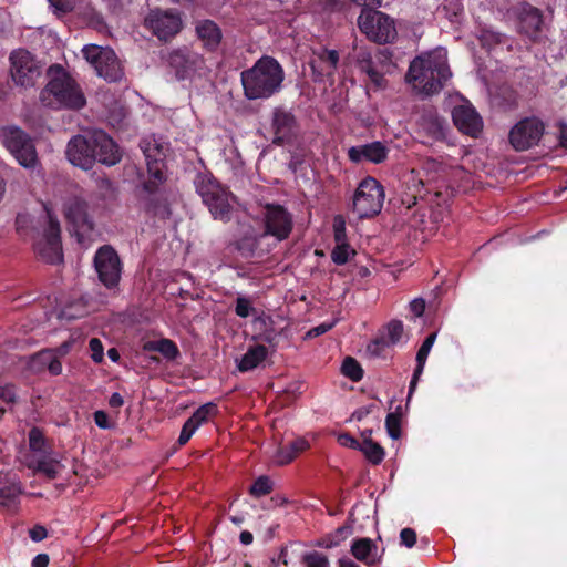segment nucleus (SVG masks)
I'll use <instances>...</instances> for the list:
<instances>
[{
  "label": "nucleus",
  "mask_w": 567,
  "mask_h": 567,
  "mask_svg": "<svg viewBox=\"0 0 567 567\" xmlns=\"http://www.w3.org/2000/svg\"><path fill=\"white\" fill-rule=\"evenodd\" d=\"M451 76L446 50L437 48L413 59L405 80L425 95H433L444 87Z\"/></svg>",
  "instance_id": "nucleus-1"
},
{
  "label": "nucleus",
  "mask_w": 567,
  "mask_h": 567,
  "mask_svg": "<svg viewBox=\"0 0 567 567\" xmlns=\"http://www.w3.org/2000/svg\"><path fill=\"white\" fill-rule=\"evenodd\" d=\"M285 70L282 65L270 55H262L251 68L240 73L244 96L249 101L267 100L282 89Z\"/></svg>",
  "instance_id": "nucleus-2"
},
{
  "label": "nucleus",
  "mask_w": 567,
  "mask_h": 567,
  "mask_svg": "<svg viewBox=\"0 0 567 567\" xmlns=\"http://www.w3.org/2000/svg\"><path fill=\"white\" fill-rule=\"evenodd\" d=\"M148 177L142 183L140 202L143 210L151 217L169 218L172 212L166 195L161 186L166 182L165 163L158 147L144 151Z\"/></svg>",
  "instance_id": "nucleus-3"
},
{
  "label": "nucleus",
  "mask_w": 567,
  "mask_h": 567,
  "mask_svg": "<svg viewBox=\"0 0 567 567\" xmlns=\"http://www.w3.org/2000/svg\"><path fill=\"white\" fill-rule=\"evenodd\" d=\"M48 76L50 80L40 94L44 104L73 111L85 106L86 99L81 86L60 64H52L48 69Z\"/></svg>",
  "instance_id": "nucleus-4"
},
{
  "label": "nucleus",
  "mask_w": 567,
  "mask_h": 567,
  "mask_svg": "<svg viewBox=\"0 0 567 567\" xmlns=\"http://www.w3.org/2000/svg\"><path fill=\"white\" fill-rule=\"evenodd\" d=\"M195 187L203 203L208 207L215 219L230 220L231 206L228 193L210 174L200 173L195 178Z\"/></svg>",
  "instance_id": "nucleus-5"
},
{
  "label": "nucleus",
  "mask_w": 567,
  "mask_h": 567,
  "mask_svg": "<svg viewBox=\"0 0 567 567\" xmlns=\"http://www.w3.org/2000/svg\"><path fill=\"white\" fill-rule=\"evenodd\" d=\"M383 186L373 177L363 178L353 195V212L360 219L377 216L383 206Z\"/></svg>",
  "instance_id": "nucleus-6"
},
{
  "label": "nucleus",
  "mask_w": 567,
  "mask_h": 567,
  "mask_svg": "<svg viewBox=\"0 0 567 567\" xmlns=\"http://www.w3.org/2000/svg\"><path fill=\"white\" fill-rule=\"evenodd\" d=\"M358 27L365 37L375 43H390L396 38L393 19L388 14L372 9H362L358 18Z\"/></svg>",
  "instance_id": "nucleus-7"
},
{
  "label": "nucleus",
  "mask_w": 567,
  "mask_h": 567,
  "mask_svg": "<svg viewBox=\"0 0 567 567\" xmlns=\"http://www.w3.org/2000/svg\"><path fill=\"white\" fill-rule=\"evenodd\" d=\"M3 145L14 156L18 163L25 168H33L38 164V154L32 138L21 128L10 126L2 128Z\"/></svg>",
  "instance_id": "nucleus-8"
},
{
  "label": "nucleus",
  "mask_w": 567,
  "mask_h": 567,
  "mask_svg": "<svg viewBox=\"0 0 567 567\" xmlns=\"http://www.w3.org/2000/svg\"><path fill=\"white\" fill-rule=\"evenodd\" d=\"M10 73L13 82L22 87H32L42 74V65L28 50H14L10 54Z\"/></svg>",
  "instance_id": "nucleus-9"
},
{
  "label": "nucleus",
  "mask_w": 567,
  "mask_h": 567,
  "mask_svg": "<svg viewBox=\"0 0 567 567\" xmlns=\"http://www.w3.org/2000/svg\"><path fill=\"white\" fill-rule=\"evenodd\" d=\"M93 264L100 282L110 290L117 288L122 275V262L111 245H103L96 250Z\"/></svg>",
  "instance_id": "nucleus-10"
},
{
  "label": "nucleus",
  "mask_w": 567,
  "mask_h": 567,
  "mask_svg": "<svg viewBox=\"0 0 567 567\" xmlns=\"http://www.w3.org/2000/svg\"><path fill=\"white\" fill-rule=\"evenodd\" d=\"M85 59L94 66L99 76L109 82H117L123 78V69L112 49L86 45L83 49Z\"/></svg>",
  "instance_id": "nucleus-11"
},
{
  "label": "nucleus",
  "mask_w": 567,
  "mask_h": 567,
  "mask_svg": "<svg viewBox=\"0 0 567 567\" xmlns=\"http://www.w3.org/2000/svg\"><path fill=\"white\" fill-rule=\"evenodd\" d=\"M64 217L79 243H83L93 230L94 223L89 215L87 203L80 197L69 198L63 207Z\"/></svg>",
  "instance_id": "nucleus-12"
},
{
  "label": "nucleus",
  "mask_w": 567,
  "mask_h": 567,
  "mask_svg": "<svg viewBox=\"0 0 567 567\" xmlns=\"http://www.w3.org/2000/svg\"><path fill=\"white\" fill-rule=\"evenodd\" d=\"M48 219L44 236L34 245V251L43 261L55 265L63 261L61 227L50 212H48Z\"/></svg>",
  "instance_id": "nucleus-13"
},
{
  "label": "nucleus",
  "mask_w": 567,
  "mask_h": 567,
  "mask_svg": "<svg viewBox=\"0 0 567 567\" xmlns=\"http://www.w3.org/2000/svg\"><path fill=\"white\" fill-rule=\"evenodd\" d=\"M293 227L292 215L279 204H266L264 207V236L275 237L278 241L287 239Z\"/></svg>",
  "instance_id": "nucleus-14"
},
{
  "label": "nucleus",
  "mask_w": 567,
  "mask_h": 567,
  "mask_svg": "<svg viewBox=\"0 0 567 567\" xmlns=\"http://www.w3.org/2000/svg\"><path fill=\"white\" fill-rule=\"evenodd\" d=\"M545 131L544 123L535 117H525L509 131L508 140L515 151H526L537 145Z\"/></svg>",
  "instance_id": "nucleus-15"
},
{
  "label": "nucleus",
  "mask_w": 567,
  "mask_h": 567,
  "mask_svg": "<svg viewBox=\"0 0 567 567\" xmlns=\"http://www.w3.org/2000/svg\"><path fill=\"white\" fill-rule=\"evenodd\" d=\"M272 144L284 146L290 144L297 137L298 123L295 114L285 109L276 107L271 116Z\"/></svg>",
  "instance_id": "nucleus-16"
},
{
  "label": "nucleus",
  "mask_w": 567,
  "mask_h": 567,
  "mask_svg": "<svg viewBox=\"0 0 567 567\" xmlns=\"http://www.w3.org/2000/svg\"><path fill=\"white\" fill-rule=\"evenodd\" d=\"M167 62L169 66L174 69L175 75L178 80L190 78L204 65L203 56L187 48L172 51L168 55Z\"/></svg>",
  "instance_id": "nucleus-17"
},
{
  "label": "nucleus",
  "mask_w": 567,
  "mask_h": 567,
  "mask_svg": "<svg viewBox=\"0 0 567 567\" xmlns=\"http://www.w3.org/2000/svg\"><path fill=\"white\" fill-rule=\"evenodd\" d=\"M66 157L74 165L83 169H90L95 163L92 134L73 136L66 146Z\"/></svg>",
  "instance_id": "nucleus-18"
},
{
  "label": "nucleus",
  "mask_w": 567,
  "mask_h": 567,
  "mask_svg": "<svg viewBox=\"0 0 567 567\" xmlns=\"http://www.w3.org/2000/svg\"><path fill=\"white\" fill-rule=\"evenodd\" d=\"M391 54L388 49L380 50L375 58L370 52L363 51L358 56V68L365 73L375 87L381 89L385 85L384 71L381 64L390 61Z\"/></svg>",
  "instance_id": "nucleus-19"
},
{
  "label": "nucleus",
  "mask_w": 567,
  "mask_h": 567,
  "mask_svg": "<svg viewBox=\"0 0 567 567\" xmlns=\"http://www.w3.org/2000/svg\"><path fill=\"white\" fill-rule=\"evenodd\" d=\"M145 22L161 41L169 40L182 28L181 18L171 12L152 11Z\"/></svg>",
  "instance_id": "nucleus-20"
},
{
  "label": "nucleus",
  "mask_w": 567,
  "mask_h": 567,
  "mask_svg": "<svg viewBox=\"0 0 567 567\" xmlns=\"http://www.w3.org/2000/svg\"><path fill=\"white\" fill-rule=\"evenodd\" d=\"M518 31L532 41H537L542 31L543 13L528 2H523L516 9Z\"/></svg>",
  "instance_id": "nucleus-21"
},
{
  "label": "nucleus",
  "mask_w": 567,
  "mask_h": 567,
  "mask_svg": "<svg viewBox=\"0 0 567 567\" xmlns=\"http://www.w3.org/2000/svg\"><path fill=\"white\" fill-rule=\"evenodd\" d=\"M454 125L464 134L476 137L483 130V120L471 104L457 105L452 111Z\"/></svg>",
  "instance_id": "nucleus-22"
},
{
  "label": "nucleus",
  "mask_w": 567,
  "mask_h": 567,
  "mask_svg": "<svg viewBox=\"0 0 567 567\" xmlns=\"http://www.w3.org/2000/svg\"><path fill=\"white\" fill-rule=\"evenodd\" d=\"M95 162L106 166L117 164L122 154L118 145L103 131H94L92 133Z\"/></svg>",
  "instance_id": "nucleus-23"
},
{
  "label": "nucleus",
  "mask_w": 567,
  "mask_h": 567,
  "mask_svg": "<svg viewBox=\"0 0 567 567\" xmlns=\"http://www.w3.org/2000/svg\"><path fill=\"white\" fill-rule=\"evenodd\" d=\"M390 150L383 142L374 141L372 143L352 146L348 150V157L352 163L368 161L373 164H381L386 161Z\"/></svg>",
  "instance_id": "nucleus-24"
},
{
  "label": "nucleus",
  "mask_w": 567,
  "mask_h": 567,
  "mask_svg": "<svg viewBox=\"0 0 567 567\" xmlns=\"http://www.w3.org/2000/svg\"><path fill=\"white\" fill-rule=\"evenodd\" d=\"M22 493L23 486L18 474L0 472V506L7 508L16 506Z\"/></svg>",
  "instance_id": "nucleus-25"
},
{
  "label": "nucleus",
  "mask_w": 567,
  "mask_h": 567,
  "mask_svg": "<svg viewBox=\"0 0 567 567\" xmlns=\"http://www.w3.org/2000/svg\"><path fill=\"white\" fill-rule=\"evenodd\" d=\"M350 553L357 560L372 567L381 563L384 549L379 554L378 546L371 538L361 537L352 540Z\"/></svg>",
  "instance_id": "nucleus-26"
},
{
  "label": "nucleus",
  "mask_w": 567,
  "mask_h": 567,
  "mask_svg": "<svg viewBox=\"0 0 567 567\" xmlns=\"http://www.w3.org/2000/svg\"><path fill=\"white\" fill-rule=\"evenodd\" d=\"M196 33L208 51H215L223 38L220 28L212 20L198 22Z\"/></svg>",
  "instance_id": "nucleus-27"
},
{
  "label": "nucleus",
  "mask_w": 567,
  "mask_h": 567,
  "mask_svg": "<svg viewBox=\"0 0 567 567\" xmlns=\"http://www.w3.org/2000/svg\"><path fill=\"white\" fill-rule=\"evenodd\" d=\"M268 355V349L264 344L249 347L238 363L240 372H248L257 368Z\"/></svg>",
  "instance_id": "nucleus-28"
},
{
  "label": "nucleus",
  "mask_w": 567,
  "mask_h": 567,
  "mask_svg": "<svg viewBox=\"0 0 567 567\" xmlns=\"http://www.w3.org/2000/svg\"><path fill=\"white\" fill-rule=\"evenodd\" d=\"M143 349L147 352H158L168 361H175L181 355L177 344L167 338L147 341Z\"/></svg>",
  "instance_id": "nucleus-29"
},
{
  "label": "nucleus",
  "mask_w": 567,
  "mask_h": 567,
  "mask_svg": "<svg viewBox=\"0 0 567 567\" xmlns=\"http://www.w3.org/2000/svg\"><path fill=\"white\" fill-rule=\"evenodd\" d=\"M444 120L436 114H425L421 117V127L427 134L429 137L435 141L443 140L445 137Z\"/></svg>",
  "instance_id": "nucleus-30"
},
{
  "label": "nucleus",
  "mask_w": 567,
  "mask_h": 567,
  "mask_svg": "<svg viewBox=\"0 0 567 567\" xmlns=\"http://www.w3.org/2000/svg\"><path fill=\"white\" fill-rule=\"evenodd\" d=\"M316 55L320 63V73L327 76L333 75L339 64V52L323 48Z\"/></svg>",
  "instance_id": "nucleus-31"
},
{
  "label": "nucleus",
  "mask_w": 567,
  "mask_h": 567,
  "mask_svg": "<svg viewBox=\"0 0 567 567\" xmlns=\"http://www.w3.org/2000/svg\"><path fill=\"white\" fill-rule=\"evenodd\" d=\"M352 534L350 525L338 527L333 533L327 534L317 542V546L326 549L338 547Z\"/></svg>",
  "instance_id": "nucleus-32"
},
{
  "label": "nucleus",
  "mask_w": 567,
  "mask_h": 567,
  "mask_svg": "<svg viewBox=\"0 0 567 567\" xmlns=\"http://www.w3.org/2000/svg\"><path fill=\"white\" fill-rule=\"evenodd\" d=\"M365 458L373 465H379L385 456L384 449L371 437L364 435L360 450Z\"/></svg>",
  "instance_id": "nucleus-33"
},
{
  "label": "nucleus",
  "mask_w": 567,
  "mask_h": 567,
  "mask_svg": "<svg viewBox=\"0 0 567 567\" xmlns=\"http://www.w3.org/2000/svg\"><path fill=\"white\" fill-rule=\"evenodd\" d=\"M217 413V404L208 402L200 405L187 420L198 429L200 425L207 423L209 417L215 416Z\"/></svg>",
  "instance_id": "nucleus-34"
},
{
  "label": "nucleus",
  "mask_w": 567,
  "mask_h": 567,
  "mask_svg": "<svg viewBox=\"0 0 567 567\" xmlns=\"http://www.w3.org/2000/svg\"><path fill=\"white\" fill-rule=\"evenodd\" d=\"M274 491V482L267 475L257 477L249 487V494L255 498L269 495Z\"/></svg>",
  "instance_id": "nucleus-35"
},
{
  "label": "nucleus",
  "mask_w": 567,
  "mask_h": 567,
  "mask_svg": "<svg viewBox=\"0 0 567 567\" xmlns=\"http://www.w3.org/2000/svg\"><path fill=\"white\" fill-rule=\"evenodd\" d=\"M341 372L353 382L361 381L364 374L361 364L352 357H347L343 360Z\"/></svg>",
  "instance_id": "nucleus-36"
},
{
  "label": "nucleus",
  "mask_w": 567,
  "mask_h": 567,
  "mask_svg": "<svg viewBox=\"0 0 567 567\" xmlns=\"http://www.w3.org/2000/svg\"><path fill=\"white\" fill-rule=\"evenodd\" d=\"M385 427L389 436L398 440L401 436V406L399 405L394 412H391L385 417Z\"/></svg>",
  "instance_id": "nucleus-37"
},
{
  "label": "nucleus",
  "mask_w": 567,
  "mask_h": 567,
  "mask_svg": "<svg viewBox=\"0 0 567 567\" xmlns=\"http://www.w3.org/2000/svg\"><path fill=\"white\" fill-rule=\"evenodd\" d=\"M403 323L401 320H391L386 326V334L384 337L386 338V341L394 346L399 343L403 337Z\"/></svg>",
  "instance_id": "nucleus-38"
},
{
  "label": "nucleus",
  "mask_w": 567,
  "mask_h": 567,
  "mask_svg": "<svg viewBox=\"0 0 567 567\" xmlns=\"http://www.w3.org/2000/svg\"><path fill=\"white\" fill-rule=\"evenodd\" d=\"M350 254L355 255V251L350 249L348 243L337 244L331 251V259L336 265H344L348 262Z\"/></svg>",
  "instance_id": "nucleus-39"
},
{
  "label": "nucleus",
  "mask_w": 567,
  "mask_h": 567,
  "mask_svg": "<svg viewBox=\"0 0 567 567\" xmlns=\"http://www.w3.org/2000/svg\"><path fill=\"white\" fill-rule=\"evenodd\" d=\"M59 462L54 460L40 458L37 462L35 471L44 474L49 480L56 478L59 471Z\"/></svg>",
  "instance_id": "nucleus-40"
},
{
  "label": "nucleus",
  "mask_w": 567,
  "mask_h": 567,
  "mask_svg": "<svg viewBox=\"0 0 567 567\" xmlns=\"http://www.w3.org/2000/svg\"><path fill=\"white\" fill-rule=\"evenodd\" d=\"M306 567H330L328 557L319 551L307 553L302 557Z\"/></svg>",
  "instance_id": "nucleus-41"
},
{
  "label": "nucleus",
  "mask_w": 567,
  "mask_h": 567,
  "mask_svg": "<svg viewBox=\"0 0 567 567\" xmlns=\"http://www.w3.org/2000/svg\"><path fill=\"white\" fill-rule=\"evenodd\" d=\"M234 248L245 258L252 257L257 243L252 238L244 237L234 243Z\"/></svg>",
  "instance_id": "nucleus-42"
},
{
  "label": "nucleus",
  "mask_w": 567,
  "mask_h": 567,
  "mask_svg": "<svg viewBox=\"0 0 567 567\" xmlns=\"http://www.w3.org/2000/svg\"><path fill=\"white\" fill-rule=\"evenodd\" d=\"M35 359L49 361L48 370L52 375L61 374L62 363L51 351H41L35 354Z\"/></svg>",
  "instance_id": "nucleus-43"
},
{
  "label": "nucleus",
  "mask_w": 567,
  "mask_h": 567,
  "mask_svg": "<svg viewBox=\"0 0 567 567\" xmlns=\"http://www.w3.org/2000/svg\"><path fill=\"white\" fill-rule=\"evenodd\" d=\"M392 347L384 336L373 339L367 347L368 352L377 358L385 355V351Z\"/></svg>",
  "instance_id": "nucleus-44"
},
{
  "label": "nucleus",
  "mask_w": 567,
  "mask_h": 567,
  "mask_svg": "<svg viewBox=\"0 0 567 567\" xmlns=\"http://www.w3.org/2000/svg\"><path fill=\"white\" fill-rule=\"evenodd\" d=\"M29 447L33 452H43L45 447V437L43 432L34 426L29 431Z\"/></svg>",
  "instance_id": "nucleus-45"
},
{
  "label": "nucleus",
  "mask_w": 567,
  "mask_h": 567,
  "mask_svg": "<svg viewBox=\"0 0 567 567\" xmlns=\"http://www.w3.org/2000/svg\"><path fill=\"white\" fill-rule=\"evenodd\" d=\"M436 336V332H432L424 339L423 343L416 352V362H426L429 353L435 342Z\"/></svg>",
  "instance_id": "nucleus-46"
},
{
  "label": "nucleus",
  "mask_w": 567,
  "mask_h": 567,
  "mask_svg": "<svg viewBox=\"0 0 567 567\" xmlns=\"http://www.w3.org/2000/svg\"><path fill=\"white\" fill-rule=\"evenodd\" d=\"M254 311L251 302L246 297H238L236 299L235 313L240 318L249 317Z\"/></svg>",
  "instance_id": "nucleus-47"
},
{
  "label": "nucleus",
  "mask_w": 567,
  "mask_h": 567,
  "mask_svg": "<svg viewBox=\"0 0 567 567\" xmlns=\"http://www.w3.org/2000/svg\"><path fill=\"white\" fill-rule=\"evenodd\" d=\"M91 358L95 363H101L104 359V347L99 338H92L89 341Z\"/></svg>",
  "instance_id": "nucleus-48"
},
{
  "label": "nucleus",
  "mask_w": 567,
  "mask_h": 567,
  "mask_svg": "<svg viewBox=\"0 0 567 567\" xmlns=\"http://www.w3.org/2000/svg\"><path fill=\"white\" fill-rule=\"evenodd\" d=\"M333 233L337 244L347 243L346 221L341 216H337L333 220Z\"/></svg>",
  "instance_id": "nucleus-49"
},
{
  "label": "nucleus",
  "mask_w": 567,
  "mask_h": 567,
  "mask_svg": "<svg viewBox=\"0 0 567 567\" xmlns=\"http://www.w3.org/2000/svg\"><path fill=\"white\" fill-rule=\"evenodd\" d=\"M196 431H197L196 425H194L188 420H186L185 423L183 424L182 431H181L179 436L177 439V444L179 446L185 445L190 440V437L193 436V434Z\"/></svg>",
  "instance_id": "nucleus-50"
},
{
  "label": "nucleus",
  "mask_w": 567,
  "mask_h": 567,
  "mask_svg": "<svg viewBox=\"0 0 567 567\" xmlns=\"http://www.w3.org/2000/svg\"><path fill=\"white\" fill-rule=\"evenodd\" d=\"M296 458L295 452L288 445L278 449L276 462L279 465H287Z\"/></svg>",
  "instance_id": "nucleus-51"
},
{
  "label": "nucleus",
  "mask_w": 567,
  "mask_h": 567,
  "mask_svg": "<svg viewBox=\"0 0 567 567\" xmlns=\"http://www.w3.org/2000/svg\"><path fill=\"white\" fill-rule=\"evenodd\" d=\"M416 533L413 528L405 527L400 532V544L408 548H412L416 543Z\"/></svg>",
  "instance_id": "nucleus-52"
},
{
  "label": "nucleus",
  "mask_w": 567,
  "mask_h": 567,
  "mask_svg": "<svg viewBox=\"0 0 567 567\" xmlns=\"http://www.w3.org/2000/svg\"><path fill=\"white\" fill-rule=\"evenodd\" d=\"M424 365H425V362H424V361H422V362H416V367H415V369H414V372H413V375H412V379H411V381H410V385H409L408 402L411 400L412 394H413V392H414V391H415V389H416V385H417L419 379H420V377H421V375H422V373H423Z\"/></svg>",
  "instance_id": "nucleus-53"
},
{
  "label": "nucleus",
  "mask_w": 567,
  "mask_h": 567,
  "mask_svg": "<svg viewBox=\"0 0 567 567\" xmlns=\"http://www.w3.org/2000/svg\"><path fill=\"white\" fill-rule=\"evenodd\" d=\"M0 400L6 403H14L17 401L16 386L13 384L0 386Z\"/></svg>",
  "instance_id": "nucleus-54"
},
{
  "label": "nucleus",
  "mask_w": 567,
  "mask_h": 567,
  "mask_svg": "<svg viewBox=\"0 0 567 567\" xmlns=\"http://www.w3.org/2000/svg\"><path fill=\"white\" fill-rule=\"evenodd\" d=\"M338 443L341 446L350 447V449H353V450H360V447H361V442H359L357 439H354L349 433H341V434H339Z\"/></svg>",
  "instance_id": "nucleus-55"
},
{
  "label": "nucleus",
  "mask_w": 567,
  "mask_h": 567,
  "mask_svg": "<svg viewBox=\"0 0 567 567\" xmlns=\"http://www.w3.org/2000/svg\"><path fill=\"white\" fill-rule=\"evenodd\" d=\"M56 12L69 13L74 8V0H49Z\"/></svg>",
  "instance_id": "nucleus-56"
},
{
  "label": "nucleus",
  "mask_w": 567,
  "mask_h": 567,
  "mask_svg": "<svg viewBox=\"0 0 567 567\" xmlns=\"http://www.w3.org/2000/svg\"><path fill=\"white\" fill-rule=\"evenodd\" d=\"M95 424L103 430H107L112 427V424L109 421V415L105 411L99 410L93 414Z\"/></svg>",
  "instance_id": "nucleus-57"
},
{
  "label": "nucleus",
  "mask_w": 567,
  "mask_h": 567,
  "mask_svg": "<svg viewBox=\"0 0 567 567\" xmlns=\"http://www.w3.org/2000/svg\"><path fill=\"white\" fill-rule=\"evenodd\" d=\"M29 536L33 542L38 543V542L43 540L48 536V530L44 526L38 524V525H34L29 530Z\"/></svg>",
  "instance_id": "nucleus-58"
},
{
  "label": "nucleus",
  "mask_w": 567,
  "mask_h": 567,
  "mask_svg": "<svg viewBox=\"0 0 567 567\" xmlns=\"http://www.w3.org/2000/svg\"><path fill=\"white\" fill-rule=\"evenodd\" d=\"M333 326H334L333 323H321L317 327L311 328L307 332V337L308 338H317L319 336H322L326 332H328L329 330H331L333 328Z\"/></svg>",
  "instance_id": "nucleus-59"
},
{
  "label": "nucleus",
  "mask_w": 567,
  "mask_h": 567,
  "mask_svg": "<svg viewBox=\"0 0 567 567\" xmlns=\"http://www.w3.org/2000/svg\"><path fill=\"white\" fill-rule=\"evenodd\" d=\"M291 451L295 452V455L297 456L301 452L309 449V442L302 437H298L293 440L291 443L288 444Z\"/></svg>",
  "instance_id": "nucleus-60"
},
{
  "label": "nucleus",
  "mask_w": 567,
  "mask_h": 567,
  "mask_svg": "<svg viewBox=\"0 0 567 567\" xmlns=\"http://www.w3.org/2000/svg\"><path fill=\"white\" fill-rule=\"evenodd\" d=\"M375 405L374 404H370V405H367V406H361L359 409H357L352 414H351V419L352 420H357V421H362L364 417H367L370 413H372V411L374 410Z\"/></svg>",
  "instance_id": "nucleus-61"
},
{
  "label": "nucleus",
  "mask_w": 567,
  "mask_h": 567,
  "mask_svg": "<svg viewBox=\"0 0 567 567\" xmlns=\"http://www.w3.org/2000/svg\"><path fill=\"white\" fill-rule=\"evenodd\" d=\"M410 310L415 317L423 316L425 311V301L422 298L414 299L410 302Z\"/></svg>",
  "instance_id": "nucleus-62"
},
{
  "label": "nucleus",
  "mask_w": 567,
  "mask_h": 567,
  "mask_svg": "<svg viewBox=\"0 0 567 567\" xmlns=\"http://www.w3.org/2000/svg\"><path fill=\"white\" fill-rule=\"evenodd\" d=\"M50 557L48 554H38L31 561L32 567H48Z\"/></svg>",
  "instance_id": "nucleus-63"
},
{
  "label": "nucleus",
  "mask_w": 567,
  "mask_h": 567,
  "mask_svg": "<svg viewBox=\"0 0 567 567\" xmlns=\"http://www.w3.org/2000/svg\"><path fill=\"white\" fill-rule=\"evenodd\" d=\"M124 404V399L123 396L115 392L111 395L110 400H109V405L113 409H118L121 408L122 405Z\"/></svg>",
  "instance_id": "nucleus-64"
}]
</instances>
